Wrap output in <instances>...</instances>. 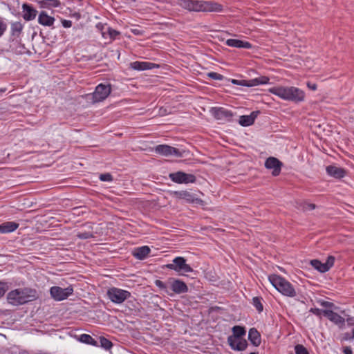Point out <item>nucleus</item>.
Instances as JSON below:
<instances>
[{"mask_svg":"<svg viewBox=\"0 0 354 354\" xmlns=\"http://www.w3.org/2000/svg\"><path fill=\"white\" fill-rule=\"evenodd\" d=\"M178 6L189 12H216L223 11V5L212 1L175 0L171 3Z\"/></svg>","mask_w":354,"mask_h":354,"instance_id":"nucleus-1","label":"nucleus"},{"mask_svg":"<svg viewBox=\"0 0 354 354\" xmlns=\"http://www.w3.org/2000/svg\"><path fill=\"white\" fill-rule=\"evenodd\" d=\"M38 297L37 292L31 288H17L7 295V300L10 304L19 306L34 301Z\"/></svg>","mask_w":354,"mask_h":354,"instance_id":"nucleus-2","label":"nucleus"},{"mask_svg":"<svg viewBox=\"0 0 354 354\" xmlns=\"http://www.w3.org/2000/svg\"><path fill=\"white\" fill-rule=\"evenodd\" d=\"M268 91L284 100L295 103L301 102L305 99L304 91L295 86H275Z\"/></svg>","mask_w":354,"mask_h":354,"instance_id":"nucleus-3","label":"nucleus"},{"mask_svg":"<svg viewBox=\"0 0 354 354\" xmlns=\"http://www.w3.org/2000/svg\"><path fill=\"white\" fill-rule=\"evenodd\" d=\"M268 280L274 288L282 295L290 297L296 296V291L292 285L281 276L272 274L268 276Z\"/></svg>","mask_w":354,"mask_h":354,"instance_id":"nucleus-4","label":"nucleus"},{"mask_svg":"<svg viewBox=\"0 0 354 354\" xmlns=\"http://www.w3.org/2000/svg\"><path fill=\"white\" fill-rule=\"evenodd\" d=\"M112 91L110 84H99L92 93L86 95V99L93 104L103 102L111 94Z\"/></svg>","mask_w":354,"mask_h":354,"instance_id":"nucleus-5","label":"nucleus"},{"mask_svg":"<svg viewBox=\"0 0 354 354\" xmlns=\"http://www.w3.org/2000/svg\"><path fill=\"white\" fill-rule=\"evenodd\" d=\"M108 298L114 304H120L126 299L131 297L129 291L122 290L116 287H111L106 292Z\"/></svg>","mask_w":354,"mask_h":354,"instance_id":"nucleus-6","label":"nucleus"},{"mask_svg":"<svg viewBox=\"0 0 354 354\" xmlns=\"http://www.w3.org/2000/svg\"><path fill=\"white\" fill-rule=\"evenodd\" d=\"M186 259L183 257H176L172 261V263L165 265L163 268L173 270L177 272H192L194 271L193 268L186 263Z\"/></svg>","mask_w":354,"mask_h":354,"instance_id":"nucleus-7","label":"nucleus"},{"mask_svg":"<svg viewBox=\"0 0 354 354\" xmlns=\"http://www.w3.org/2000/svg\"><path fill=\"white\" fill-rule=\"evenodd\" d=\"M169 179L177 184L194 183L196 181V177L192 174H187L182 171L170 173Z\"/></svg>","mask_w":354,"mask_h":354,"instance_id":"nucleus-8","label":"nucleus"},{"mask_svg":"<svg viewBox=\"0 0 354 354\" xmlns=\"http://www.w3.org/2000/svg\"><path fill=\"white\" fill-rule=\"evenodd\" d=\"M156 153L164 156H175L177 158H182L184 151H180L178 149L167 145H158L153 149Z\"/></svg>","mask_w":354,"mask_h":354,"instance_id":"nucleus-9","label":"nucleus"},{"mask_svg":"<svg viewBox=\"0 0 354 354\" xmlns=\"http://www.w3.org/2000/svg\"><path fill=\"white\" fill-rule=\"evenodd\" d=\"M73 292V288L69 286L62 288L59 286H53L50 288V295L55 301H62L67 299Z\"/></svg>","mask_w":354,"mask_h":354,"instance_id":"nucleus-10","label":"nucleus"},{"mask_svg":"<svg viewBox=\"0 0 354 354\" xmlns=\"http://www.w3.org/2000/svg\"><path fill=\"white\" fill-rule=\"evenodd\" d=\"M270 79L267 76H260L251 80H235L231 79L232 84L246 87H252L261 84H267L269 83Z\"/></svg>","mask_w":354,"mask_h":354,"instance_id":"nucleus-11","label":"nucleus"},{"mask_svg":"<svg viewBox=\"0 0 354 354\" xmlns=\"http://www.w3.org/2000/svg\"><path fill=\"white\" fill-rule=\"evenodd\" d=\"M335 261V257L330 255L327 257L325 263L318 259H313L310 261V265L321 273L328 272L333 266Z\"/></svg>","mask_w":354,"mask_h":354,"instance_id":"nucleus-12","label":"nucleus"},{"mask_svg":"<svg viewBox=\"0 0 354 354\" xmlns=\"http://www.w3.org/2000/svg\"><path fill=\"white\" fill-rule=\"evenodd\" d=\"M171 195L178 199H184L189 203H196L201 205L204 203L202 199L195 197L194 194L187 190L174 191L171 193Z\"/></svg>","mask_w":354,"mask_h":354,"instance_id":"nucleus-13","label":"nucleus"},{"mask_svg":"<svg viewBox=\"0 0 354 354\" xmlns=\"http://www.w3.org/2000/svg\"><path fill=\"white\" fill-rule=\"evenodd\" d=\"M167 283L169 284L170 289L178 295L187 293L189 290L187 284L178 279L170 277L168 279Z\"/></svg>","mask_w":354,"mask_h":354,"instance_id":"nucleus-14","label":"nucleus"},{"mask_svg":"<svg viewBox=\"0 0 354 354\" xmlns=\"http://www.w3.org/2000/svg\"><path fill=\"white\" fill-rule=\"evenodd\" d=\"M212 115L216 120H225L230 122L232 120L234 113L232 111L227 110L223 107H213L210 111Z\"/></svg>","mask_w":354,"mask_h":354,"instance_id":"nucleus-15","label":"nucleus"},{"mask_svg":"<svg viewBox=\"0 0 354 354\" xmlns=\"http://www.w3.org/2000/svg\"><path fill=\"white\" fill-rule=\"evenodd\" d=\"M264 165L266 169H272V176H277L281 173L283 163L275 157H269L266 160Z\"/></svg>","mask_w":354,"mask_h":354,"instance_id":"nucleus-16","label":"nucleus"},{"mask_svg":"<svg viewBox=\"0 0 354 354\" xmlns=\"http://www.w3.org/2000/svg\"><path fill=\"white\" fill-rule=\"evenodd\" d=\"M22 17L26 21L35 19L39 13L33 5L28 3H24L21 6Z\"/></svg>","mask_w":354,"mask_h":354,"instance_id":"nucleus-17","label":"nucleus"},{"mask_svg":"<svg viewBox=\"0 0 354 354\" xmlns=\"http://www.w3.org/2000/svg\"><path fill=\"white\" fill-rule=\"evenodd\" d=\"M129 67L135 71H142L159 68L160 65L152 62L136 61L131 62Z\"/></svg>","mask_w":354,"mask_h":354,"instance_id":"nucleus-18","label":"nucleus"},{"mask_svg":"<svg viewBox=\"0 0 354 354\" xmlns=\"http://www.w3.org/2000/svg\"><path fill=\"white\" fill-rule=\"evenodd\" d=\"M227 343L230 348L236 351H243L248 347V342L245 339H232V337H227Z\"/></svg>","mask_w":354,"mask_h":354,"instance_id":"nucleus-19","label":"nucleus"},{"mask_svg":"<svg viewBox=\"0 0 354 354\" xmlns=\"http://www.w3.org/2000/svg\"><path fill=\"white\" fill-rule=\"evenodd\" d=\"M326 174L335 178L341 179L346 175V170L335 165H328L326 167Z\"/></svg>","mask_w":354,"mask_h":354,"instance_id":"nucleus-20","label":"nucleus"},{"mask_svg":"<svg viewBox=\"0 0 354 354\" xmlns=\"http://www.w3.org/2000/svg\"><path fill=\"white\" fill-rule=\"evenodd\" d=\"M37 21L43 26L52 27L55 21V18L49 15L46 11L41 10L38 13Z\"/></svg>","mask_w":354,"mask_h":354,"instance_id":"nucleus-21","label":"nucleus"},{"mask_svg":"<svg viewBox=\"0 0 354 354\" xmlns=\"http://www.w3.org/2000/svg\"><path fill=\"white\" fill-rule=\"evenodd\" d=\"M260 113L259 111L251 112L250 115H243L240 116L239 123L242 127H248L254 124L255 119Z\"/></svg>","mask_w":354,"mask_h":354,"instance_id":"nucleus-22","label":"nucleus"},{"mask_svg":"<svg viewBox=\"0 0 354 354\" xmlns=\"http://www.w3.org/2000/svg\"><path fill=\"white\" fill-rule=\"evenodd\" d=\"M225 44L228 46L234 47L237 48L250 49L252 48V45L251 43L247 41H243L236 39H228L225 41Z\"/></svg>","mask_w":354,"mask_h":354,"instance_id":"nucleus-23","label":"nucleus"},{"mask_svg":"<svg viewBox=\"0 0 354 354\" xmlns=\"http://www.w3.org/2000/svg\"><path fill=\"white\" fill-rule=\"evenodd\" d=\"M24 29V24L21 21H12L10 23V38L12 40L20 37Z\"/></svg>","mask_w":354,"mask_h":354,"instance_id":"nucleus-24","label":"nucleus"},{"mask_svg":"<svg viewBox=\"0 0 354 354\" xmlns=\"http://www.w3.org/2000/svg\"><path fill=\"white\" fill-rule=\"evenodd\" d=\"M324 316L335 324L344 325L345 323V319L332 310L326 309V311H324Z\"/></svg>","mask_w":354,"mask_h":354,"instance_id":"nucleus-25","label":"nucleus"},{"mask_svg":"<svg viewBox=\"0 0 354 354\" xmlns=\"http://www.w3.org/2000/svg\"><path fill=\"white\" fill-rule=\"evenodd\" d=\"M150 252V248L147 245H144L136 248L133 250L132 254L136 259L138 260H143L147 257Z\"/></svg>","mask_w":354,"mask_h":354,"instance_id":"nucleus-26","label":"nucleus"},{"mask_svg":"<svg viewBox=\"0 0 354 354\" xmlns=\"http://www.w3.org/2000/svg\"><path fill=\"white\" fill-rule=\"evenodd\" d=\"M248 339L254 346H259L261 344V335L255 328H252L249 330Z\"/></svg>","mask_w":354,"mask_h":354,"instance_id":"nucleus-27","label":"nucleus"},{"mask_svg":"<svg viewBox=\"0 0 354 354\" xmlns=\"http://www.w3.org/2000/svg\"><path fill=\"white\" fill-rule=\"evenodd\" d=\"M19 223L13 221H8L0 225V233L7 234L16 230L19 227Z\"/></svg>","mask_w":354,"mask_h":354,"instance_id":"nucleus-28","label":"nucleus"},{"mask_svg":"<svg viewBox=\"0 0 354 354\" xmlns=\"http://www.w3.org/2000/svg\"><path fill=\"white\" fill-rule=\"evenodd\" d=\"M59 0H41L39 1V7L41 9H52L61 7Z\"/></svg>","mask_w":354,"mask_h":354,"instance_id":"nucleus-29","label":"nucleus"},{"mask_svg":"<svg viewBox=\"0 0 354 354\" xmlns=\"http://www.w3.org/2000/svg\"><path fill=\"white\" fill-rule=\"evenodd\" d=\"M232 335H230L228 337H232V339H241L243 338V337L246 334V330L245 327L241 326H234L232 328Z\"/></svg>","mask_w":354,"mask_h":354,"instance_id":"nucleus-30","label":"nucleus"},{"mask_svg":"<svg viewBox=\"0 0 354 354\" xmlns=\"http://www.w3.org/2000/svg\"><path fill=\"white\" fill-rule=\"evenodd\" d=\"M79 340L84 344H90L92 346H98V342L93 339L90 335L88 334H82L80 337Z\"/></svg>","mask_w":354,"mask_h":354,"instance_id":"nucleus-31","label":"nucleus"},{"mask_svg":"<svg viewBox=\"0 0 354 354\" xmlns=\"http://www.w3.org/2000/svg\"><path fill=\"white\" fill-rule=\"evenodd\" d=\"M262 301L263 298L261 297H254L252 298V305L259 313L263 310Z\"/></svg>","mask_w":354,"mask_h":354,"instance_id":"nucleus-32","label":"nucleus"},{"mask_svg":"<svg viewBox=\"0 0 354 354\" xmlns=\"http://www.w3.org/2000/svg\"><path fill=\"white\" fill-rule=\"evenodd\" d=\"M120 35V32L111 27L107 28L106 39L109 38L110 41H112Z\"/></svg>","mask_w":354,"mask_h":354,"instance_id":"nucleus-33","label":"nucleus"},{"mask_svg":"<svg viewBox=\"0 0 354 354\" xmlns=\"http://www.w3.org/2000/svg\"><path fill=\"white\" fill-rule=\"evenodd\" d=\"M95 28L101 33L102 36L106 39L107 28H109V26L106 24L99 22L96 24Z\"/></svg>","mask_w":354,"mask_h":354,"instance_id":"nucleus-34","label":"nucleus"},{"mask_svg":"<svg viewBox=\"0 0 354 354\" xmlns=\"http://www.w3.org/2000/svg\"><path fill=\"white\" fill-rule=\"evenodd\" d=\"M99 339H100V346L102 348H104L105 349H110L112 347V346H113L112 342L109 339H106V337H100Z\"/></svg>","mask_w":354,"mask_h":354,"instance_id":"nucleus-35","label":"nucleus"},{"mask_svg":"<svg viewBox=\"0 0 354 354\" xmlns=\"http://www.w3.org/2000/svg\"><path fill=\"white\" fill-rule=\"evenodd\" d=\"M295 354H310L308 349L302 344H296L295 346Z\"/></svg>","mask_w":354,"mask_h":354,"instance_id":"nucleus-36","label":"nucleus"},{"mask_svg":"<svg viewBox=\"0 0 354 354\" xmlns=\"http://www.w3.org/2000/svg\"><path fill=\"white\" fill-rule=\"evenodd\" d=\"M154 283L160 290L164 291L165 292L169 294L167 283H165V282H163L159 279H156L154 281Z\"/></svg>","mask_w":354,"mask_h":354,"instance_id":"nucleus-37","label":"nucleus"},{"mask_svg":"<svg viewBox=\"0 0 354 354\" xmlns=\"http://www.w3.org/2000/svg\"><path fill=\"white\" fill-rule=\"evenodd\" d=\"M77 238H79L80 239H83V240L91 239V238L94 237L93 233H91L90 232H79L77 234Z\"/></svg>","mask_w":354,"mask_h":354,"instance_id":"nucleus-38","label":"nucleus"},{"mask_svg":"<svg viewBox=\"0 0 354 354\" xmlns=\"http://www.w3.org/2000/svg\"><path fill=\"white\" fill-rule=\"evenodd\" d=\"M209 77L216 80H223L225 77L223 75L216 72H209L207 75Z\"/></svg>","mask_w":354,"mask_h":354,"instance_id":"nucleus-39","label":"nucleus"},{"mask_svg":"<svg viewBox=\"0 0 354 354\" xmlns=\"http://www.w3.org/2000/svg\"><path fill=\"white\" fill-rule=\"evenodd\" d=\"M7 30V24L3 19L0 17V38L4 35Z\"/></svg>","mask_w":354,"mask_h":354,"instance_id":"nucleus-40","label":"nucleus"},{"mask_svg":"<svg viewBox=\"0 0 354 354\" xmlns=\"http://www.w3.org/2000/svg\"><path fill=\"white\" fill-rule=\"evenodd\" d=\"M324 311H326V310H321L317 308H311L309 310L310 313H311L314 314L315 315L319 317H321L322 315H324Z\"/></svg>","mask_w":354,"mask_h":354,"instance_id":"nucleus-41","label":"nucleus"},{"mask_svg":"<svg viewBox=\"0 0 354 354\" xmlns=\"http://www.w3.org/2000/svg\"><path fill=\"white\" fill-rule=\"evenodd\" d=\"M100 179L104 182H111L113 180V176L109 173H105L100 176Z\"/></svg>","mask_w":354,"mask_h":354,"instance_id":"nucleus-42","label":"nucleus"},{"mask_svg":"<svg viewBox=\"0 0 354 354\" xmlns=\"http://www.w3.org/2000/svg\"><path fill=\"white\" fill-rule=\"evenodd\" d=\"M8 290L7 283L0 281V298H1Z\"/></svg>","mask_w":354,"mask_h":354,"instance_id":"nucleus-43","label":"nucleus"},{"mask_svg":"<svg viewBox=\"0 0 354 354\" xmlns=\"http://www.w3.org/2000/svg\"><path fill=\"white\" fill-rule=\"evenodd\" d=\"M302 207L305 211H311L315 209L316 205L314 203H304Z\"/></svg>","mask_w":354,"mask_h":354,"instance_id":"nucleus-44","label":"nucleus"},{"mask_svg":"<svg viewBox=\"0 0 354 354\" xmlns=\"http://www.w3.org/2000/svg\"><path fill=\"white\" fill-rule=\"evenodd\" d=\"M319 303L322 307H324V308H331L334 307V304L332 302H330V301L322 300V301H319Z\"/></svg>","mask_w":354,"mask_h":354,"instance_id":"nucleus-45","label":"nucleus"},{"mask_svg":"<svg viewBox=\"0 0 354 354\" xmlns=\"http://www.w3.org/2000/svg\"><path fill=\"white\" fill-rule=\"evenodd\" d=\"M62 24L64 28H70L72 26V21L67 19H62Z\"/></svg>","mask_w":354,"mask_h":354,"instance_id":"nucleus-46","label":"nucleus"},{"mask_svg":"<svg viewBox=\"0 0 354 354\" xmlns=\"http://www.w3.org/2000/svg\"><path fill=\"white\" fill-rule=\"evenodd\" d=\"M345 321H346L347 324L348 326H353L354 325V317H348Z\"/></svg>","mask_w":354,"mask_h":354,"instance_id":"nucleus-47","label":"nucleus"},{"mask_svg":"<svg viewBox=\"0 0 354 354\" xmlns=\"http://www.w3.org/2000/svg\"><path fill=\"white\" fill-rule=\"evenodd\" d=\"M344 354H353V351L350 346H344L343 348Z\"/></svg>","mask_w":354,"mask_h":354,"instance_id":"nucleus-48","label":"nucleus"},{"mask_svg":"<svg viewBox=\"0 0 354 354\" xmlns=\"http://www.w3.org/2000/svg\"><path fill=\"white\" fill-rule=\"evenodd\" d=\"M307 86L310 89L313 91H315L317 89V85L315 84L308 82Z\"/></svg>","mask_w":354,"mask_h":354,"instance_id":"nucleus-49","label":"nucleus"},{"mask_svg":"<svg viewBox=\"0 0 354 354\" xmlns=\"http://www.w3.org/2000/svg\"><path fill=\"white\" fill-rule=\"evenodd\" d=\"M349 339H353L351 338V335H350V334L348 333H346L344 335V337H343V340H349Z\"/></svg>","mask_w":354,"mask_h":354,"instance_id":"nucleus-50","label":"nucleus"},{"mask_svg":"<svg viewBox=\"0 0 354 354\" xmlns=\"http://www.w3.org/2000/svg\"><path fill=\"white\" fill-rule=\"evenodd\" d=\"M6 91V88H0V95Z\"/></svg>","mask_w":354,"mask_h":354,"instance_id":"nucleus-51","label":"nucleus"},{"mask_svg":"<svg viewBox=\"0 0 354 354\" xmlns=\"http://www.w3.org/2000/svg\"><path fill=\"white\" fill-rule=\"evenodd\" d=\"M133 32V33H135L136 35H139V34H140L139 30H134Z\"/></svg>","mask_w":354,"mask_h":354,"instance_id":"nucleus-52","label":"nucleus"},{"mask_svg":"<svg viewBox=\"0 0 354 354\" xmlns=\"http://www.w3.org/2000/svg\"><path fill=\"white\" fill-rule=\"evenodd\" d=\"M351 338L352 339H354V328H353L352 330V335H351Z\"/></svg>","mask_w":354,"mask_h":354,"instance_id":"nucleus-53","label":"nucleus"},{"mask_svg":"<svg viewBox=\"0 0 354 354\" xmlns=\"http://www.w3.org/2000/svg\"><path fill=\"white\" fill-rule=\"evenodd\" d=\"M250 354H259V353L258 352H252Z\"/></svg>","mask_w":354,"mask_h":354,"instance_id":"nucleus-54","label":"nucleus"},{"mask_svg":"<svg viewBox=\"0 0 354 354\" xmlns=\"http://www.w3.org/2000/svg\"><path fill=\"white\" fill-rule=\"evenodd\" d=\"M288 354H293V353H288Z\"/></svg>","mask_w":354,"mask_h":354,"instance_id":"nucleus-55","label":"nucleus"}]
</instances>
